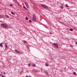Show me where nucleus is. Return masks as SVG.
Returning <instances> with one entry per match:
<instances>
[{
    "mask_svg": "<svg viewBox=\"0 0 77 77\" xmlns=\"http://www.w3.org/2000/svg\"><path fill=\"white\" fill-rule=\"evenodd\" d=\"M28 18H27V17H26V20H28Z\"/></svg>",
    "mask_w": 77,
    "mask_h": 77,
    "instance_id": "9b49d317",
    "label": "nucleus"
},
{
    "mask_svg": "<svg viewBox=\"0 0 77 77\" xmlns=\"http://www.w3.org/2000/svg\"><path fill=\"white\" fill-rule=\"evenodd\" d=\"M2 44H3V43H1V44H0V47H3Z\"/></svg>",
    "mask_w": 77,
    "mask_h": 77,
    "instance_id": "0eeeda50",
    "label": "nucleus"
},
{
    "mask_svg": "<svg viewBox=\"0 0 77 77\" xmlns=\"http://www.w3.org/2000/svg\"><path fill=\"white\" fill-rule=\"evenodd\" d=\"M11 14H13V15H15L14 13L13 12H11Z\"/></svg>",
    "mask_w": 77,
    "mask_h": 77,
    "instance_id": "ddd939ff",
    "label": "nucleus"
},
{
    "mask_svg": "<svg viewBox=\"0 0 77 77\" xmlns=\"http://www.w3.org/2000/svg\"><path fill=\"white\" fill-rule=\"evenodd\" d=\"M76 14H77V12L76 13Z\"/></svg>",
    "mask_w": 77,
    "mask_h": 77,
    "instance_id": "7c9ffc66",
    "label": "nucleus"
},
{
    "mask_svg": "<svg viewBox=\"0 0 77 77\" xmlns=\"http://www.w3.org/2000/svg\"><path fill=\"white\" fill-rule=\"evenodd\" d=\"M28 66H30V63L29 64H28Z\"/></svg>",
    "mask_w": 77,
    "mask_h": 77,
    "instance_id": "6ab92c4d",
    "label": "nucleus"
},
{
    "mask_svg": "<svg viewBox=\"0 0 77 77\" xmlns=\"http://www.w3.org/2000/svg\"><path fill=\"white\" fill-rule=\"evenodd\" d=\"M4 74H5V72H4Z\"/></svg>",
    "mask_w": 77,
    "mask_h": 77,
    "instance_id": "c85d7f7f",
    "label": "nucleus"
},
{
    "mask_svg": "<svg viewBox=\"0 0 77 77\" xmlns=\"http://www.w3.org/2000/svg\"><path fill=\"white\" fill-rule=\"evenodd\" d=\"M66 7H67V8H69V6H68V5H66Z\"/></svg>",
    "mask_w": 77,
    "mask_h": 77,
    "instance_id": "9d476101",
    "label": "nucleus"
},
{
    "mask_svg": "<svg viewBox=\"0 0 77 77\" xmlns=\"http://www.w3.org/2000/svg\"><path fill=\"white\" fill-rule=\"evenodd\" d=\"M10 6H12V4H11Z\"/></svg>",
    "mask_w": 77,
    "mask_h": 77,
    "instance_id": "393cba45",
    "label": "nucleus"
},
{
    "mask_svg": "<svg viewBox=\"0 0 77 77\" xmlns=\"http://www.w3.org/2000/svg\"><path fill=\"white\" fill-rule=\"evenodd\" d=\"M1 27H3V28H6L7 27V26L5 24L1 23Z\"/></svg>",
    "mask_w": 77,
    "mask_h": 77,
    "instance_id": "f257e3e1",
    "label": "nucleus"
},
{
    "mask_svg": "<svg viewBox=\"0 0 77 77\" xmlns=\"http://www.w3.org/2000/svg\"><path fill=\"white\" fill-rule=\"evenodd\" d=\"M5 47H6V48H7L8 47V46H7V45H5Z\"/></svg>",
    "mask_w": 77,
    "mask_h": 77,
    "instance_id": "412c9836",
    "label": "nucleus"
},
{
    "mask_svg": "<svg viewBox=\"0 0 77 77\" xmlns=\"http://www.w3.org/2000/svg\"><path fill=\"white\" fill-rule=\"evenodd\" d=\"M2 75V74H0V76H1Z\"/></svg>",
    "mask_w": 77,
    "mask_h": 77,
    "instance_id": "a878e982",
    "label": "nucleus"
},
{
    "mask_svg": "<svg viewBox=\"0 0 77 77\" xmlns=\"http://www.w3.org/2000/svg\"><path fill=\"white\" fill-rule=\"evenodd\" d=\"M45 65H46V66H49L48 64H46Z\"/></svg>",
    "mask_w": 77,
    "mask_h": 77,
    "instance_id": "6e6552de",
    "label": "nucleus"
},
{
    "mask_svg": "<svg viewBox=\"0 0 77 77\" xmlns=\"http://www.w3.org/2000/svg\"><path fill=\"white\" fill-rule=\"evenodd\" d=\"M70 47H73V46H72V45H70Z\"/></svg>",
    "mask_w": 77,
    "mask_h": 77,
    "instance_id": "4be33fe9",
    "label": "nucleus"
},
{
    "mask_svg": "<svg viewBox=\"0 0 77 77\" xmlns=\"http://www.w3.org/2000/svg\"><path fill=\"white\" fill-rule=\"evenodd\" d=\"M53 44L55 47H56L57 48H58V45L56 43H54Z\"/></svg>",
    "mask_w": 77,
    "mask_h": 77,
    "instance_id": "39448f33",
    "label": "nucleus"
},
{
    "mask_svg": "<svg viewBox=\"0 0 77 77\" xmlns=\"http://www.w3.org/2000/svg\"><path fill=\"white\" fill-rule=\"evenodd\" d=\"M41 6L42 7V8H45V9H48V7L47 6L43 4H41Z\"/></svg>",
    "mask_w": 77,
    "mask_h": 77,
    "instance_id": "f03ea898",
    "label": "nucleus"
},
{
    "mask_svg": "<svg viewBox=\"0 0 77 77\" xmlns=\"http://www.w3.org/2000/svg\"><path fill=\"white\" fill-rule=\"evenodd\" d=\"M73 74L74 75H76V73H75V72H73Z\"/></svg>",
    "mask_w": 77,
    "mask_h": 77,
    "instance_id": "1a4fd4ad",
    "label": "nucleus"
},
{
    "mask_svg": "<svg viewBox=\"0 0 77 77\" xmlns=\"http://www.w3.org/2000/svg\"><path fill=\"white\" fill-rule=\"evenodd\" d=\"M6 17H8V18H9V17L8 16V15H6Z\"/></svg>",
    "mask_w": 77,
    "mask_h": 77,
    "instance_id": "f3484780",
    "label": "nucleus"
},
{
    "mask_svg": "<svg viewBox=\"0 0 77 77\" xmlns=\"http://www.w3.org/2000/svg\"><path fill=\"white\" fill-rule=\"evenodd\" d=\"M75 44H77V42H75Z\"/></svg>",
    "mask_w": 77,
    "mask_h": 77,
    "instance_id": "bb28decb",
    "label": "nucleus"
},
{
    "mask_svg": "<svg viewBox=\"0 0 77 77\" xmlns=\"http://www.w3.org/2000/svg\"><path fill=\"white\" fill-rule=\"evenodd\" d=\"M33 66H34V67H35V66H36V65H35V64H33Z\"/></svg>",
    "mask_w": 77,
    "mask_h": 77,
    "instance_id": "f8f14e48",
    "label": "nucleus"
},
{
    "mask_svg": "<svg viewBox=\"0 0 77 77\" xmlns=\"http://www.w3.org/2000/svg\"><path fill=\"white\" fill-rule=\"evenodd\" d=\"M15 52H16V53H21V52H20L19 51H18L17 50H15Z\"/></svg>",
    "mask_w": 77,
    "mask_h": 77,
    "instance_id": "423d86ee",
    "label": "nucleus"
},
{
    "mask_svg": "<svg viewBox=\"0 0 77 77\" xmlns=\"http://www.w3.org/2000/svg\"><path fill=\"white\" fill-rule=\"evenodd\" d=\"M70 31H73V29H70Z\"/></svg>",
    "mask_w": 77,
    "mask_h": 77,
    "instance_id": "dca6fc26",
    "label": "nucleus"
},
{
    "mask_svg": "<svg viewBox=\"0 0 77 77\" xmlns=\"http://www.w3.org/2000/svg\"><path fill=\"white\" fill-rule=\"evenodd\" d=\"M24 42H25V43H27V42L25 40L24 41Z\"/></svg>",
    "mask_w": 77,
    "mask_h": 77,
    "instance_id": "2eb2a0df",
    "label": "nucleus"
},
{
    "mask_svg": "<svg viewBox=\"0 0 77 77\" xmlns=\"http://www.w3.org/2000/svg\"><path fill=\"white\" fill-rule=\"evenodd\" d=\"M23 7H24H24H25V6H24V5L23 6Z\"/></svg>",
    "mask_w": 77,
    "mask_h": 77,
    "instance_id": "c756f323",
    "label": "nucleus"
},
{
    "mask_svg": "<svg viewBox=\"0 0 77 77\" xmlns=\"http://www.w3.org/2000/svg\"><path fill=\"white\" fill-rule=\"evenodd\" d=\"M25 4L27 8H28V9H29V5L28 3H27V2H25Z\"/></svg>",
    "mask_w": 77,
    "mask_h": 77,
    "instance_id": "7ed1b4c3",
    "label": "nucleus"
},
{
    "mask_svg": "<svg viewBox=\"0 0 77 77\" xmlns=\"http://www.w3.org/2000/svg\"><path fill=\"white\" fill-rule=\"evenodd\" d=\"M2 77H5L3 75H2Z\"/></svg>",
    "mask_w": 77,
    "mask_h": 77,
    "instance_id": "5701e85b",
    "label": "nucleus"
},
{
    "mask_svg": "<svg viewBox=\"0 0 77 77\" xmlns=\"http://www.w3.org/2000/svg\"><path fill=\"white\" fill-rule=\"evenodd\" d=\"M50 35H51V34H52V33H50Z\"/></svg>",
    "mask_w": 77,
    "mask_h": 77,
    "instance_id": "cd10ccee",
    "label": "nucleus"
},
{
    "mask_svg": "<svg viewBox=\"0 0 77 77\" xmlns=\"http://www.w3.org/2000/svg\"><path fill=\"white\" fill-rule=\"evenodd\" d=\"M24 9H26V10H27V8H26V7H24Z\"/></svg>",
    "mask_w": 77,
    "mask_h": 77,
    "instance_id": "a211bd4d",
    "label": "nucleus"
},
{
    "mask_svg": "<svg viewBox=\"0 0 77 77\" xmlns=\"http://www.w3.org/2000/svg\"><path fill=\"white\" fill-rule=\"evenodd\" d=\"M26 77H29V76L28 75H26Z\"/></svg>",
    "mask_w": 77,
    "mask_h": 77,
    "instance_id": "b1692460",
    "label": "nucleus"
},
{
    "mask_svg": "<svg viewBox=\"0 0 77 77\" xmlns=\"http://www.w3.org/2000/svg\"><path fill=\"white\" fill-rule=\"evenodd\" d=\"M36 16H35V14H33V20H34V21H36Z\"/></svg>",
    "mask_w": 77,
    "mask_h": 77,
    "instance_id": "20e7f679",
    "label": "nucleus"
},
{
    "mask_svg": "<svg viewBox=\"0 0 77 77\" xmlns=\"http://www.w3.org/2000/svg\"><path fill=\"white\" fill-rule=\"evenodd\" d=\"M29 23H31V22H32V21L30 20H29Z\"/></svg>",
    "mask_w": 77,
    "mask_h": 77,
    "instance_id": "aec40b11",
    "label": "nucleus"
},
{
    "mask_svg": "<svg viewBox=\"0 0 77 77\" xmlns=\"http://www.w3.org/2000/svg\"><path fill=\"white\" fill-rule=\"evenodd\" d=\"M60 8H61V9H63V6H60Z\"/></svg>",
    "mask_w": 77,
    "mask_h": 77,
    "instance_id": "4468645a",
    "label": "nucleus"
}]
</instances>
